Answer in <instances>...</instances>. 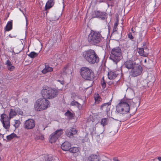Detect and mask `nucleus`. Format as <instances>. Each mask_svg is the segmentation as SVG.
<instances>
[{
  "label": "nucleus",
  "mask_w": 161,
  "mask_h": 161,
  "mask_svg": "<svg viewBox=\"0 0 161 161\" xmlns=\"http://www.w3.org/2000/svg\"><path fill=\"white\" fill-rule=\"evenodd\" d=\"M57 81L59 82L62 85H63L64 83V80H58Z\"/></svg>",
  "instance_id": "obj_44"
},
{
  "label": "nucleus",
  "mask_w": 161,
  "mask_h": 161,
  "mask_svg": "<svg viewBox=\"0 0 161 161\" xmlns=\"http://www.w3.org/2000/svg\"><path fill=\"white\" fill-rule=\"evenodd\" d=\"M108 119V118H103L101 121V124L103 126L107 125Z\"/></svg>",
  "instance_id": "obj_32"
},
{
  "label": "nucleus",
  "mask_w": 161,
  "mask_h": 161,
  "mask_svg": "<svg viewBox=\"0 0 161 161\" xmlns=\"http://www.w3.org/2000/svg\"><path fill=\"white\" fill-rule=\"evenodd\" d=\"M20 123V121L18 120H15V124L14 125V126L16 128H18L19 125Z\"/></svg>",
  "instance_id": "obj_37"
},
{
  "label": "nucleus",
  "mask_w": 161,
  "mask_h": 161,
  "mask_svg": "<svg viewBox=\"0 0 161 161\" xmlns=\"http://www.w3.org/2000/svg\"><path fill=\"white\" fill-rule=\"evenodd\" d=\"M63 129H60L57 130L55 132L52 134L50 136L49 142L51 143H54L63 134Z\"/></svg>",
  "instance_id": "obj_7"
},
{
  "label": "nucleus",
  "mask_w": 161,
  "mask_h": 161,
  "mask_svg": "<svg viewBox=\"0 0 161 161\" xmlns=\"http://www.w3.org/2000/svg\"><path fill=\"white\" fill-rule=\"evenodd\" d=\"M71 146V144L69 142H64L61 146L62 149L64 151L69 150Z\"/></svg>",
  "instance_id": "obj_21"
},
{
  "label": "nucleus",
  "mask_w": 161,
  "mask_h": 161,
  "mask_svg": "<svg viewBox=\"0 0 161 161\" xmlns=\"http://www.w3.org/2000/svg\"><path fill=\"white\" fill-rule=\"evenodd\" d=\"M119 22V19L118 18H117L116 19V22L115 23L114 25V28L113 29V30H116V29H118L117 28Z\"/></svg>",
  "instance_id": "obj_36"
},
{
  "label": "nucleus",
  "mask_w": 161,
  "mask_h": 161,
  "mask_svg": "<svg viewBox=\"0 0 161 161\" xmlns=\"http://www.w3.org/2000/svg\"><path fill=\"white\" fill-rule=\"evenodd\" d=\"M35 126V120L32 119H29L26 120L25 124V128L27 130L33 129Z\"/></svg>",
  "instance_id": "obj_10"
},
{
  "label": "nucleus",
  "mask_w": 161,
  "mask_h": 161,
  "mask_svg": "<svg viewBox=\"0 0 161 161\" xmlns=\"http://www.w3.org/2000/svg\"><path fill=\"white\" fill-rule=\"evenodd\" d=\"M136 64V62L133 61L129 60L126 61L124 63V65L125 67L128 69H132L135 66V65Z\"/></svg>",
  "instance_id": "obj_16"
},
{
  "label": "nucleus",
  "mask_w": 161,
  "mask_h": 161,
  "mask_svg": "<svg viewBox=\"0 0 161 161\" xmlns=\"http://www.w3.org/2000/svg\"><path fill=\"white\" fill-rule=\"evenodd\" d=\"M16 36V35H11V34H9V36L11 38H13L14 37H15Z\"/></svg>",
  "instance_id": "obj_45"
},
{
  "label": "nucleus",
  "mask_w": 161,
  "mask_h": 161,
  "mask_svg": "<svg viewBox=\"0 0 161 161\" xmlns=\"http://www.w3.org/2000/svg\"><path fill=\"white\" fill-rule=\"evenodd\" d=\"M65 115L70 119H71L73 117V114L69 110H68L65 113Z\"/></svg>",
  "instance_id": "obj_34"
},
{
  "label": "nucleus",
  "mask_w": 161,
  "mask_h": 161,
  "mask_svg": "<svg viewBox=\"0 0 161 161\" xmlns=\"http://www.w3.org/2000/svg\"><path fill=\"white\" fill-rule=\"evenodd\" d=\"M121 72L120 70H112L109 71L108 74V78L110 80L115 79Z\"/></svg>",
  "instance_id": "obj_13"
},
{
  "label": "nucleus",
  "mask_w": 161,
  "mask_h": 161,
  "mask_svg": "<svg viewBox=\"0 0 161 161\" xmlns=\"http://www.w3.org/2000/svg\"><path fill=\"white\" fill-rule=\"evenodd\" d=\"M1 120L2 122L4 128L8 129L10 127V120L8 116L5 114H2L1 115Z\"/></svg>",
  "instance_id": "obj_9"
},
{
  "label": "nucleus",
  "mask_w": 161,
  "mask_h": 161,
  "mask_svg": "<svg viewBox=\"0 0 161 161\" xmlns=\"http://www.w3.org/2000/svg\"><path fill=\"white\" fill-rule=\"evenodd\" d=\"M7 67L8 69L10 71H13L15 69V67L13 66L12 64L11 65H10V66H9Z\"/></svg>",
  "instance_id": "obj_38"
},
{
  "label": "nucleus",
  "mask_w": 161,
  "mask_h": 161,
  "mask_svg": "<svg viewBox=\"0 0 161 161\" xmlns=\"http://www.w3.org/2000/svg\"><path fill=\"white\" fill-rule=\"evenodd\" d=\"M78 131L72 127L68 128L66 130L65 134L68 137H73L77 134Z\"/></svg>",
  "instance_id": "obj_12"
},
{
  "label": "nucleus",
  "mask_w": 161,
  "mask_h": 161,
  "mask_svg": "<svg viewBox=\"0 0 161 161\" xmlns=\"http://www.w3.org/2000/svg\"><path fill=\"white\" fill-rule=\"evenodd\" d=\"M59 16L56 14L54 15L52 17V19L53 20L55 21L59 19Z\"/></svg>",
  "instance_id": "obj_39"
},
{
  "label": "nucleus",
  "mask_w": 161,
  "mask_h": 161,
  "mask_svg": "<svg viewBox=\"0 0 161 161\" xmlns=\"http://www.w3.org/2000/svg\"><path fill=\"white\" fill-rule=\"evenodd\" d=\"M122 32L120 31H113L111 34V36L116 38H119L122 36Z\"/></svg>",
  "instance_id": "obj_23"
},
{
  "label": "nucleus",
  "mask_w": 161,
  "mask_h": 161,
  "mask_svg": "<svg viewBox=\"0 0 161 161\" xmlns=\"http://www.w3.org/2000/svg\"><path fill=\"white\" fill-rule=\"evenodd\" d=\"M23 100L24 102L25 103H27L28 101V99L27 98H25L23 99Z\"/></svg>",
  "instance_id": "obj_43"
},
{
  "label": "nucleus",
  "mask_w": 161,
  "mask_h": 161,
  "mask_svg": "<svg viewBox=\"0 0 161 161\" xmlns=\"http://www.w3.org/2000/svg\"><path fill=\"white\" fill-rule=\"evenodd\" d=\"M51 88L48 86H44L41 91V94L43 98H45L46 99H48L49 93L50 92Z\"/></svg>",
  "instance_id": "obj_14"
},
{
  "label": "nucleus",
  "mask_w": 161,
  "mask_h": 161,
  "mask_svg": "<svg viewBox=\"0 0 161 161\" xmlns=\"http://www.w3.org/2000/svg\"><path fill=\"white\" fill-rule=\"evenodd\" d=\"M80 72L82 78L85 80H92L94 78V72L92 69L87 67H82Z\"/></svg>",
  "instance_id": "obj_5"
},
{
  "label": "nucleus",
  "mask_w": 161,
  "mask_h": 161,
  "mask_svg": "<svg viewBox=\"0 0 161 161\" xmlns=\"http://www.w3.org/2000/svg\"><path fill=\"white\" fill-rule=\"evenodd\" d=\"M108 31V33H110V31Z\"/></svg>",
  "instance_id": "obj_48"
},
{
  "label": "nucleus",
  "mask_w": 161,
  "mask_h": 161,
  "mask_svg": "<svg viewBox=\"0 0 161 161\" xmlns=\"http://www.w3.org/2000/svg\"><path fill=\"white\" fill-rule=\"evenodd\" d=\"M70 105L73 106H76L78 108L81 106V105L77 102L75 100L72 101L70 103Z\"/></svg>",
  "instance_id": "obj_31"
},
{
  "label": "nucleus",
  "mask_w": 161,
  "mask_h": 161,
  "mask_svg": "<svg viewBox=\"0 0 161 161\" xmlns=\"http://www.w3.org/2000/svg\"><path fill=\"white\" fill-rule=\"evenodd\" d=\"M145 50H144V48H139L138 53L141 56L147 57L148 55V53L146 52L147 50V48L145 49Z\"/></svg>",
  "instance_id": "obj_25"
},
{
  "label": "nucleus",
  "mask_w": 161,
  "mask_h": 161,
  "mask_svg": "<svg viewBox=\"0 0 161 161\" xmlns=\"http://www.w3.org/2000/svg\"><path fill=\"white\" fill-rule=\"evenodd\" d=\"M63 72L62 73L65 75H66L68 74L71 73L70 69H69L68 66L66 65L64 67L62 70Z\"/></svg>",
  "instance_id": "obj_26"
},
{
  "label": "nucleus",
  "mask_w": 161,
  "mask_h": 161,
  "mask_svg": "<svg viewBox=\"0 0 161 161\" xmlns=\"http://www.w3.org/2000/svg\"><path fill=\"white\" fill-rule=\"evenodd\" d=\"M88 138L86 136L84 137L82 139H81V142L82 143H85L88 141Z\"/></svg>",
  "instance_id": "obj_41"
},
{
  "label": "nucleus",
  "mask_w": 161,
  "mask_h": 161,
  "mask_svg": "<svg viewBox=\"0 0 161 161\" xmlns=\"http://www.w3.org/2000/svg\"><path fill=\"white\" fill-rule=\"evenodd\" d=\"M45 68L42 71V72L43 74H45L47 73L53 71V68L50 67L48 64H45Z\"/></svg>",
  "instance_id": "obj_22"
},
{
  "label": "nucleus",
  "mask_w": 161,
  "mask_h": 161,
  "mask_svg": "<svg viewBox=\"0 0 161 161\" xmlns=\"http://www.w3.org/2000/svg\"><path fill=\"white\" fill-rule=\"evenodd\" d=\"M132 30H133V28H132V29H131V31H132Z\"/></svg>",
  "instance_id": "obj_49"
},
{
  "label": "nucleus",
  "mask_w": 161,
  "mask_h": 161,
  "mask_svg": "<svg viewBox=\"0 0 161 161\" xmlns=\"http://www.w3.org/2000/svg\"><path fill=\"white\" fill-rule=\"evenodd\" d=\"M5 64V65H7V67L8 66H10V65H12V64L11 63V61L9 60H8Z\"/></svg>",
  "instance_id": "obj_40"
},
{
  "label": "nucleus",
  "mask_w": 161,
  "mask_h": 161,
  "mask_svg": "<svg viewBox=\"0 0 161 161\" xmlns=\"http://www.w3.org/2000/svg\"><path fill=\"white\" fill-rule=\"evenodd\" d=\"M50 92L49 93L48 99H51L56 97L58 93V90L54 88H50Z\"/></svg>",
  "instance_id": "obj_17"
},
{
  "label": "nucleus",
  "mask_w": 161,
  "mask_h": 161,
  "mask_svg": "<svg viewBox=\"0 0 161 161\" xmlns=\"http://www.w3.org/2000/svg\"><path fill=\"white\" fill-rule=\"evenodd\" d=\"M101 85L103 89L105 88L106 87V83L104 80V77H103L101 81Z\"/></svg>",
  "instance_id": "obj_35"
},
{
  "label": "nucleus",
  "mask_w": 161,
  "mask_h": 161,
  "mask_svg": "<svg viewBox=\"0 0 161 161\" xmlns=\"http://www.w3.org/2000/svg\"><path fill=\"white\" fill-rule=\"evenodd\" d=\"M122 58V50L120 47H117L111 50L109 58L114 64H117Z\"/></svg>",
  "instance_id": "obj_3"
},
{
  "label": "nucleus",
  "mask_w": 161,
  "mask_h": 161,
  "mask_svg": "<svg viewBox=\"0 0 161 161\" xmlns=\"http://www.w3.org/2000/svg\"><path fill=\"white\" fill-rule=\"evenodd\" d=\"M80 150V148L79 147H73L70 148L69 151L70 153H74L79 151Z\"/></svg>",
  "instance_id": "obj_28"
},
{
  "label": "nucleus",
  "mask_w": 161,
  "mask_h": 161,
  "mask_svg": "<svg viewBox=\"0 0 161 161\" xmlns=\"http://www.w3.org/2000/svg\"><path fill=\"white\" fill-rule=\"evenodd\" d=\"M44 136L43 135H42L41 136V137H40V139H41L42 140H43L44 139Z\"/></svg>",
  "instance_id": "obj_46"
},
{
  "label": "nucleus",
  "mask_w": 161,
  "mask_h": 161,
  "mask_svg": "<svg viewBox=\"0 0 161 161\" xmlns=\"http://www.w3.org/2000/svg\"><path fill=\"white\" fill-rule=\"evenodd\" d=\"M94 99L96 103L98 104L102 100V98L98 93H96L94 95Z\"/></svg>",
  "instance_id": "obj_29"
},
{
  "label": "nucleus",
  "mask_w": 161,
  "mask_h": 161,
  "mask_svg": "<svg viewBox=\"0 0 161 161\" xmlns=\"http://www.w3.org/2000/svg\"><path fill=\"white\" fill-rule=\"evenodd\" d=\"M16 111L18 112H19V114L21 115L23 114V112L21 111L20 109L18 108H16L14 110L11 109L9 114V118L10 119H11L16 115Z\"/></svg>",
  "instance_id": "obj_18"
},
{
  "label": "nucleus",
  "mask_w": 161,
  "mask_h": 161,
  "mask_svg": "<svg viewBox=\"0 0 161 161\" xmlns=\"http://www.w3.org/2000/svg\"><path fill=\"white\" fill-rule=\"evenodd\" d=\"M28 56L31 58H34L37 57L38 55V53H35L34 52H31L30 54L27 55Z\"/></svg>",
  "instance_id": "obj_33"
},
{
  "label": "nucleus",
  "mask_w": 161,
  "mask_h": 161,
  "mask_svg": "<svg viewBox=\"0 0 161 161\" xmlns=\"http://www.w3.org/2000/svg\"><path fill=\"white\" fill-rule=\"evenodd\" d=\"M42 159L46 161H54V160L58 161L59 160L57 157L52 156L51 155L47 154L43 155Z\"/></svg>",
  "instance_id": "obj_19"
},
{
  "label": "nucleus",
  "mask_w": 161,
  "mask_h": 161,
  "mask_svg": "<svg viewBox=\"0 0 161 161\" xmlns=\"http://www.w3.org/2000/svg\"><path fill=\"white\" fill-rule=\"evenodd\" d=\"M136 103L133 101V99L124 98L119 100V103L116 106V110L120 114H127L129 112L130 106Z\"/></svg>",
  "instance_id": "obj_1"
},
{
  "label": "nucleus",
  "mask_w": 161,
  "mask_h": 161,
  "mask_svg": "<svg viewBox=\"0 0 161 161\" xmlns=\"http://www.w3.org/2000/svg\"><path fill=\"white\" fill-rule=\"evenodd\" d=\"M128 37L130 39H133L134 38V37L132 36L131 33L130 32L128 34Z\"/></svg>",
  "instance_id": "obj_42"
},
{
  "label": "nucleus",
  "mask_w": 161,
  "mask_h": 161,
  "mask_svg": "<svg viewBox=\"0 0 161 161\" xmlns=\"http://www.w3.org/2000/svg\"><path fill=\"white\" fill-rule=\"evenodd\" d=\"M54 2V0H48L45 7V9L47 10L51 8L53 5Z\"/></svg>",
  "instance_id": "obj_24"
},
{
  "label": "nucleus",
  "mask_w": 161,
  "mask_h": 161,
  "mask_svg": "<svg viewBox=\"0 0 161 161\" xmlns=\"http://www.w3.org/2000/svg\"><path fill=\"white\" fill-rule=\"evenodd\" d=\"M13 22L12 21H9L8 22L5 28V30H11L12 29Z\"/></svg>",
  "instance_id": "obj_27"
},
{
  "label": "nucleus",
  "mask_w": 161,
  "mask_h": 161,
  "mask_svg": "<svg viewBox=\"0 0 161 161\" xmlns=\"http://www.w3.org/2000/svg\"><path fill=\"white\" fill-rule=\"evenodd\" d=\"M18 138V136L14 133H12L10 135H8L6 136L7 139L8 140H10L14 138Z\"/></svg>",
  "instance_id": "obj_30"
},
{
  "label": "nucleus",
  "mask_w": 161,
  "mask_h": 161,
  "mask_svg": "<svg viewBox=\"0 0 161 161\" xmlns=\"http://www.w3.org/2000/svg\"><path fill=\"white\" fill-rule=\"evenodd\" d=\"M82 55L84 59L91 64H97L99 61V58L95 51L89 49L83 51Z\"/></svg>",
  "instance_id": "obj_2"
},
{
  "label": "nucleus",
  "mask_w": 161,
  "mask_h": 161,
  "mask_svg": "<svg viewBox=\"0 0 161 161\" xmlns=\"http://www.w3.org/2000/svg\"><path fill=\"white\" fill-rule=\"evenodd\" d=\"M142 70V69L141 66L139 64H136L131 70V72L132 75L134 77H136L140 75Z\"/></svg>",
  "instance_id": "obj_8"
},
{
  "label": "nucleus",
  "mask_w": 161,
  "mask_h": 161,
  "mask_svg": "<svg viewBox=\"0 0 161 161\" xmlns=\"http://www.w3.org/2000/svg\"><path fill=\"white\" fill-rule=\"evenodd\" d=\"M100 156L99 155L92 154L88 158L87 161H99Z\"/></svg>",
  "instance_id": "obj_20"
},
{
  "label": "nucleus",
  "mask_w": 161,
  "mask_h": 161,
  "mask_svg": "<svg viewBox=\"0 0 161 161\" xmlns=\"http://www.w3.org/2000/svg\"><path fill=\"white\" fill-rule=\"evenodd\" d=\"M102 36L100 32L97 31H91L88 40L90 44L96 45L101 40Z\"/></svg>",
  "instance_id": "obj_6"
},
{
  "label": "nucleus",
  "mask_w": 161,
  "mask_h": 161,
  "mask_svg": "<svg viewBox=\"0 0 161 161\" xmlns=\"http://www.w3.org/2000/svg\"><path fill=\"white\" fill-rule=\"evenodd\" d=\"M111 101L112 99L108 102L103 103L100 107L101 110L104 112H108L110 108Z\"/></svg>",
  "instance_id": "obj_15"
},
{
  "label": "nucleus",
  "mask_w": 161,
  "mask_h": 161,
  "mask_svg": "<svg viewBox=\"0 0 161 161\" xmlns=\"http://www.w3.org/2000/svg\"><path fill=\"white\" fill-rule=\"evenodd\" d=\"M91 16L92 18L100 17L102 20H104L106 18V15L105 13L103 12H100L99 11H95L93 12Z\"/></svg>",
  "instance_id": "obj_11"
},
{
  "label": "nucleus",
  "mask_w": 161,
  "mask_h": 161,
  "mask_svg": "<svg viewBox=\"0 0 161 161\" xmlns=\"http://www.w3.org/2000/svg\"><path fill=\"white\" fill-rule=\"evenodd\" d=\"M158 159L159 160V161H161V157H158Z\"/></svg>",
  "instance_id": "obj_47"
},
{
  "label": "nucleus",
  "mask_w": 161,
  "mask_h": 161,
  "mask_svg": "<svg viewBox=\"0 0 161 161\" xmlns=\"http://www.w3.org/2000/svg\"><path fill=\"white\" fill-rule=\"evenodd\" d=\"M50 105L49 101L45 98H41L38 99L34 104L35 109L37 111L45 110Z\"/></svg>",
  "instance_id": "obj_4"
}]
</instances>
